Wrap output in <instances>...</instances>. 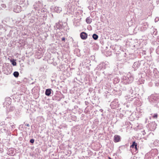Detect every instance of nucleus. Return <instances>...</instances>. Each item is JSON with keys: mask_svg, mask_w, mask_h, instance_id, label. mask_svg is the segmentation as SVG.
Here are the masks:
<instances>
[{"mask_svg": "<svg viewBox=\"0 0 159 159\" xmlns=\"http://www.w3.org/2000/svg\"><path fill=\"white\" fill-rule=\"evenodd\" d=\"M37 12H35L34 10H32L30 13H29L25 15V17H29L31 16L30 18L29 19L30 22L33 23L35 22L36 20L39 17V15Z\"/></svg>", "mask_w": 159, "mask_h": 159, "instance_id": "f257e3e1", "label": "nucleus"}, {"mask_svg": "<svg viewBox=\"0 0 159 159\" xmlns=\"http://www.w3.org/2000/svg\"><path fill=\"white\" fill-rule=\"evenodd\" d=\"M122 82L123 84H126L130 83L133 81L134 78L129 73L126 75L123 76L122 78Z\"/></svg>", "mask_w": 159, "mask_h": 159, "instance_id": "f03ea898", "label": "nucleus"}, {"mask_svg": "<svg viewBox=\"0 0 159 159\" xmlns=\"http://www.w3.org/2000/svg\"><path fill=\"white\" fill-rule=\"evenodd\" d=\"M43 4L41 2L39 1L38 2H36L33 5V10L34 11L37 12L39 14V12L38 11L40 10Z\"/></svg>", "mask_w": 159, "mask_h": 159, "instance_id": "7ed1b4c3", "label": "nucleus"}, {"mask_svg": "<svg viewBox=\"0 0 159 159\" xmlns=\"http://www.w3.org/2000/svg\"><path fill=\"white\" fill-rule=\"evenodd\" d=\"M149 101L151 103H156L158 102V98L157 97L154 95H152L148 98Z\"/></svg>", "mask_w": 159, "mask_h": 159, "instance_id": "20e7f679", "label": "nucleus"}, {"mask_svg": "<svg viewBox=\"0 0 159 159\" xmlns=\"http://www.w3.org/2000/svg\"><path fill=\"white\" fill-rule=\"evenodd\" d=\"M119 104L118 101V99H115L111 103L110 106L112 109H115L119 107Z\"/></svg>", "mask_w": 159, "mask_h": 159, "instance_id": "39448f33", "label": "nucleus"}, {"mask_svg": "<svg viewBox=\"0 0 159 159\" xmlns=\"http://www.w3.org/2000/svg\"><path fill=\"white\" fill-rule=\"evenodd\" d=\"M143 61H140L134 62L132 66L134 70H137V69L139 68L140 67L141 63H143Z\"/></svg>", "mask_w": 159, "mask_h": 159, "instance_id": "423d86ee", "label": "nucleus"}, {"mask_svg": "<svg viewBox=\"0 0 159 159\" xmlns=\"http://www.w3.org/2000/svg\"><path fill=\"white\" fill-rule=\"evenodd\" d=\"M142 25H143L144 27H143V28H142V27H139V30L142 31H143L145 30L148 27V24L147 22H144L142 24Z\"/></svg>", "mask_w": 159, "mask_h": 159, "instance_id": "0eeeda50", "label": "nucleus"}, {"mask_svg": "<svg viewBox=\"0 0 159 159\" xmlns=\"http://www.w3.org/2000/svg\"><path fill=\"white\" fill-rule=\"evenodd\" d=\"M51 8L54 11L57 13H60L62 11V8L60 7H52Z\"/></svg>", "mask_w": 159, "mask_h": 159, "instance_id": "6e6552de", "label": "nucleus"}, {"mask_svg": "<svg viewBox=\"0 0 159 159\" xmlns=\"http://www.w3.org/2000/svg\"><path fill=\"white\" fill-rule=\"evenodd\" d=\"M80 36L82 39L85 40L87 38L88 34L86 33L83 32L80 33Z\"/></svg>", "mask_w": 159, "mask_h": 159, "instance_id": "1a4fd4ad", "label": "nucleus"}, {"mask_svg": "<svg viewBox=\"0 0 159 159\" xmlns=\"http://www.w3.org/2000/svg\"><path fill=\"white\" fill-rule=\"evenodd\" d=\"M130 148H134L135 150V152H138V148H137V143L135 142H133L132 144L130 146Z\"/></svg>", "mask_w": 159, "mask_h": 159, "instance_id": "9d476101", "label": "nucleus"}, {"mask_svg": "<svg viewBox=\"0 0 159 159\" xmlns=\"http://www.w3.org/2000/svg\"><path fill=\"white\" fill-rule=\"evenodd\" d=\"M13 11L16 13H19L21 11V7L20 6L17 5L15 7Z\"/></svg>", "mask_w": 159, "mask_h": 159, "instance_id": "9b49d317", "label": "nucleus"}, {"mask_svg": "<svg viewBox=\"0 0 159 159\" xmlns=\"http://www.w3.org/2000/svg\"><path fill=\"white\" fill-rule=\"evenodd\" d=\"M11 103V99L10 97H7L6 98L4 104L10 105Z\"/></svg>", "mask_w": 159, "mask_h": 159, "instance_id": "f8f14e48", "label": "nucleus"}, {"mask_svg": "<svg viewBox=\"0 0 159 159\" xmlns=\"http://www.w3.org/2000/svg\"><path fill=\"white\" fill-rule=\"evenodd\" d=\"M120 136L117 135H115L114 137V141L115 143L119 142L120 141Z\"/></svg>", "mask_w": 159, "mask_h": 159, "instance_id": "ddd939ff", "label": "nucleus"}, {"mask_svg": "<svg viewBox=\"0 0 159 159\" xmlns=\"http://www.w3.org/2000/svg\"><path fill=\"white\" fill-rule=\"evenodd\" d=\"M102 65V69H105L109 67V64L108 62L107 61L105 62V63L102 62L101 63Z\"/></svg>", "mask_w": 159, "mask_h": 159, "instance_id": "4468645a", "label": "nucleus"}, {"mask_svg": "<svg viewBox=\"0 0 159 159\" xmlns=\"http://www.w3.org/2000/svg\"><path fill=\"white\" fill-rule=\"evenodd\" d=\"M151 34L152 35H153L155 36L156 35L157 33V29H154V28H152L151 29Z\"/></svg>", "mask_w": 159, "mask_h": 159, "instance_id": "2eb2a0df", "label": "nucleus"}, {"mask_svg": "<svg viewBox=\"0 0 159 159\" xmlns=\"http://www.w3.org/2000/svg\"><path fill=\"white\" fill-rule=\"evenodd\" d=\"M52 90L50 89H46L45 92V94L46 96H49L51 94Z\"/></svg>", "mask_w": 159, "mask_h": 159, "instance_id": "dca6fc26", "label": "nucleus"}, {"mask_svg": "<svg viewBox=\"0 0 159 159\" xmlns=\"http://www.w3.org/2000/svg\"><path fill=\"white\" fill-rule=\"evenodd\" d=\"M126 53L124 52H122L121 53H120L119 55V57H121L123 58L125 57H126Z\"/></svg>", "mask_w": 159, "mask_h": 159, "instance_id": "f3484780", "label": "nucleus"}, {"mask_svg": "<svg viewBox=\"0 0 159 159\" xmlns=\"http://www.w3.org/2000/svg\"><path fill=\"white\" fill-rule=\"evenodd\" d=\"M13 150H14L13 149H9L7 153L10 156H13L14 155Z\"/></svg>", "mask_w": 159, "mask_h": 159, "instance_id": "a211bd4d", "label": "nucleus"}, {"mask_svg": "<svg viewBox=\"0 0 159 159\" xmlns=\"http://www.w3.org/2000/svg\"><path fill=\"white\" fill-rule=\"evenodd\" d=\"M102 69V65L101 63L99 64L96 68V70H101Z\"/></svg>", "mask_w": 159, "mask_h": 159, "instance_id": "6ab92c4d", "label": "nucleus"}, {"mask_svg": "<svg viewBox=\"0 0 159 159\" xmlns=\"http://www.w3.org/2000/svg\"><path fill=\"white\" fill-rule=\"evenodd\" d=\"M57 29H60L62 28V26L61 24L58 23H56L55 26Z\"/></svg>", "mask_w": 159, "mask_h": 159, "instance_id": "aec40b11", "label": "nucleus"}, {"mask_svg": "<svg viewBox=\"0 0 159 159\" xmlns=\"http://www.w3.org/2000/svg\"><path fill=\"white\" fill-rule=\"evenodd\" d=\"M86 21L88 24H90L92 22V19L89 17L86 18Z\"/></svg>", "mask_w": 159, "mask_h": 159, "instance_id": "412c9836", "label": "nucleus"}, {"mask_svg": "<svg viewBox=\"0 0 159 159\" xmlns=\"http://www.w3.org/2000/svg\"><path fill=\"white\" fill-rule=\"evenodd\" d=\"M92 37L94 40H97L98 38V36L96 34H94L92 35Z\"/></svg>", "mask_w": 159, "mask_h": 159, "instance_id": "4be33fe9", "label": "nucleus"}, {"mask_svg": "<svg viewBox=\"0 0 159 159\" xmlns=\"http://www.w3.org/2000/svg\"><path fill=\"white\" fill-rule=\"evenodd\" d=\"M13 75L16 78H17L19 75V73L18 71H15L13 73Z\"/></svg>", "mask_w": 159, "mask_h": 159, "instance_id": "5701e85b", "label": "nucleus"}, {"mask_svg": "<svg viewBox=\"0 0 159 159\" xmlns=\"http://www.w3.org/2000/svg\"><path fill=\"white\" fill-rule=\"evenodd\" d=\"M107 75H108V79H110L111 80V79L113 78V75L111 74H107Z\"/></svg>", "mask_w": 159, "mask_h": 159, "instance_id": "b1692460", "label": "nucleus"}, {"mask_svg": "<svg viewBox=\"0 0 159 159\" xmlns=\"http://www.w3.org/2000/svg\"><path fill=\"white\" fill-rule=\"evenodd\" d=\"M11 63L12 64L13 66H16V60L14 59H13L12 60H11Z\"/></svg>", "mask_w": 159, "mask_h": 159, "instance_id": "393cba45", "label": "nucleus"}, {"mask_svg": "<svg viewBox=\"0 0 159 159\" xmlns=\"http://www.w3.org/2000/svg\"><path fill=\"white\" fill-rule=\"evenodd\" d=\"M158 117V114L157 113L154 114L152 116V117L154 119H157Z\"/></svg>", "mask_w": 159, "mask_h": 159, "instance_id": "a878e982", "label": "nucleus"}, {"mask_svg": "<svg viewBox=\"0 0 159 159\" xmlns=\"http://www.w3.org/2000/svg\"><path fill=\"white\" fill-rule=\"evenodd\" d=\"M47 11V10L46 9L44 8H41V12H46Z\"/></svg>", "mask_w": 159, "mask_h": 159, "instance_id": "bb28decb", "label": "nucleus"}, {"mask_svg": "<svg viewBox=\"0 0 159 159\" xmlns=\"http://www.w3.org/2000/svg\"><path fill=\"white\" fill-rule=\"evenodd\" d=\"M156 52L158 54H159V46L156 49Z\"/></svg>", "mask_w": 159, "mask_h": 159, "instance_id": "cd10ccee", "label": "nucleus"}, {"mask_svg": "<svg viewBox=\"0 0 159 159\" xmlns=\"http://www.w3.org/2000/svg\"><path fill=\"white\" fill-rule=\"evenodd\" d=\"M3 132L6 133L7 131V129L5 128H3L1 129Z\"/></svg>", "mask_w": 159, "mask_h": 159, "instance_id": "c85d7f7f", "label": "nucleus"}, {"mask_svg": "<svg viewBox=\"0 0 159 159\" xmlns=\"http://www.w3.org/2000/svg\"><path fill=\"white\" fill-rule=\"evenodd\" d=\"M158 21H159V17H156L155 19V22H157Z\"/></svg>", "mask_w": 159, "mask_h": 159, "instance_id": "c756f323", "label": "nucleus"}, {"mask_svg": "<svg viewBox=\"0 0 159 159\" xmlns=\"http://www.w3.org/2000/svg\"><path fill=\"white\" fill-rule=\"evenodd\" d=\"M34 140L33 139H31L30 140V142L31 143H33L34 142Z\"/></svg>", "mask_w": 159, "mask_h": 159, "instance_id": "7c9ffc66", "label": "nucleus"}, {"mask_svg": "<svg viewBox=\"0 0 159 159\" xmlns=\"http://www.w3.org/2000/svg\"><path fill=\"white\" fill-rule=\"evenodd\" d=\"M142 53L143 55H146V52L145 51H143L142 52Z\"/></svg>", "mask_w": 159, "mask_h": 159, "instance_id": "2f4dec72", "label": "nucleus"}, {"mask_svg": "<svg viewBox=\"0 0 159 159\" xmlns=\"http://www.w3.org/2000/svg\"><path fill=\"white\" fill-rule=\"evenodd\" d=\"M15 125H11V127L12 129H14V128H15Z\"/></svg>", "mask_w": 159, "mask_h": 159, "instance_id": "473e14b6", "label": "nucleus"}, {"mask_svg": "<svg viewBox=\"0 0 159 159\" xmlns=\"http://www.w3.org/2000/svg\"><path fill=\"white\" fill-rule=\"evenodd\" d=\"M153 71L154 72H155L156 73H157V71L156 68H154V69Z\"/></svg>", "mask_w": 159, "mask_h": 159, "instance_id": "72a5a7b5", "label": "nucleus"}, {"mask_svg": "<svg viewBox=\"0 0 159 159\" xmlns=\"http://www.w3.org/2000/svg\"><path fill=\"white\" fill-rule=\"evenodd\" d=\"M65 37H63L61 38V40L62 41H65Z\"/></svg>", "mask_w": 159, "mask_h": 159, "instance_id": "f704fd0d", "label": "nucleus"}, {"mask_svg": "<svg viewBox=\"0 0 159 159\" xmlns=\"http://www.w3.org/2000/svg\"><path fill=\"white\" fill-rule=\"evenodd\" d=\"M72 118H73V120H75L76 119V117L75 116H74Z\"/></svg>", "mask_w": 159, "mask_h": 159, "instance_id": "c9c22d12", "label": "nucleus"}, {"mask_svg": "<svg viewBox=\"0 0 159 159\" xmlns=\"http://www.w3.org/2000/svg\"><path fill=\"white\" fill-rule=\"evenodd\" d=\"M25 125L28 127L30 126V125H29V124L27 123L25 124Z\"/></svg>", "mask_w": 159, "mask_h": 159, "instance_id": "e433bc0d", "label": "nucleus"}, {"mask_svg": "<svg viewBox=\"0 0 159 159\" xmlns=\"http://www.w3.org/2000/svg\"><path fill=\"white\" fill-rule=\"evenodd\" d=\"M157 41L158 42H159V36H158L157 37Z\"/></svg>", "mask_w": 159, "mask_h": 159, "instance_id": "4c0bfd02", "label": "nucleus"}, {"mask_svg": "<svg viewBox=\"0 0 159 159\" xmlns=\"http://www.w3.org/2000/svg\"><path fill=\"white\" fill-rule=\"evenodd\" d=\"M85 105H87L89 104V102L86 101H85Z\"/></svg>", "mask_w": 159, "mask_h": 159, "instance_id": "58836bf2", "label": "nucleus"}, {"mask_svg": "<svg viewBox=\"0 0 159 159\" xmlns=\"http://www.w3.org/2000/svg\"><path fill=\"white\" fill-rule=\"evenodd\" d=\"M15 108L14 107H12V109H10V110H11V111H12Z\"/></svg>", "mask_w": 159, "mask_h": 159, "instance_id": "ea45409f", "label": "nucleus"}, {"mask_svg": "<svg viewBox=\"0 0 159 159\" xmlns=\"http://www.w3.org/2000/svg\"><path fill=\"white\" fill-rule=\"evenodd\" d=\"M49 1L51 2H55L56 1V0H49Z\"/></svg>", "mask_w": 159, "mask_h": 159, "instance_id": "a19ab883", "label": "nucleus"}, {"mask_svg": "<svg viewBox=\"0 0 159 159\" xmlns=\"http://www.w3.org/2000/svg\"><path fill=\"white\" fill-rule=\"evenodd\" d=\"M86 61H87L88 62H89L90 61L89 60H88L87 59H86Z\"/></svg>", "mask_w": 159, "mask_h": 159, "instance_id": "79ce46f5", "label": "nucleus"}, {"mask_svg": "<svg viewBox=\"0 0 159 159\" xmlns=\"http://www.w3.org/2000/svg\"><path fill=\"white\" fill-rule=\"evenodd\" d=\"M130 89L131 90V93H132L133 91V90H132L131 88H130Z\"/></svg>", "mask_w": 159, "mask_h": 159, "instance_id": "37998d69", "label": "nucleus"}, {"mask_svg": "<svg viewBox=\"0 0 159 159\" xmlns=\"http://www.w3.org/2000/svg\"><path fill=\"white\" fill-rule=\"evenodd\" d=\"M117 80V81H116V83H117V82H119V81H118V80L116 78V79H115V80Z\"/></svg>", "mask_w": 159, "mask_h": 159, "instance_id": "c03bdc74", "label": "nucleus"}, {"mask_svg": "<svg viewBox=\"0 0 159 159\" xmlns=\"http://www.w3.org/2000/svg\"><path fill=\"white\" fill-rule=\"evenodd\" d=\"M102 111H103V110L102 109H100V111H101V112H102Z\"/></svg>", "mask_w": 159, "mask_h": 159, "instance_id": "a18cd8bd", "label": "nucleus"}, {"mask_svg": "<svg viewBox=\"0 0 159 159\" xmlns=\"http://www.w3.org/2000/svg\"><path fill=\"white\" fill-rule=\"evenodd\" d=\"M140 27H142V28H143V27H144V26H143V25H142V26H141Z\"/></svg>", "mask_w": 159, "mask_h": 159, "instance_id": "49530a36", "label": "nucleus"}, {"mask_svg": "<svg viewBox=\"0 0 159 159\" xmlns=\"http://www.w3.org/2000/svg\"><path fill=\"white\" fill-rule=\"evenodd\" d=\"M108 158H109V159H112L111 158V157H108Z\"/></svg>", "mask_w": 159, "mask_h": 159, "instance_id": "de8ad7c7", "label": "nucleus"}, {"mask_svg": "<svg viewBox=\"0 0 159 159\" xmlns=\"http://www.w3.org/2000/svg\"><path fill=\"white\" fill-rule=\"evenodd\" d=\"M143 132H144V133H143V135H144V133H145V132H144V131H143Z\"/></svg>", "mask_w": 159, "mask_h": 159, "instance_id": "09e8293b", "label": "nucleus"}, {"mask_svg": "<svg viewBox=\"0 0 159 159\" xmlns=\"http://www.w3.org/2000/svg\"><path fill=\"white\" fill-rule=\"evenodd\" d=\"M143 132H144V133H143V135H144V133H145V132H144V131H143Z\"/></svg>", "mask_w": 159, "mask_h": 159, "instance_id": "8fccbe9b", "label": "nucleus"}, {"mask_svg": "<svg viewBox=\"0 0 159 159\" xmlns=\"http://www.w3.org/2000/svg\"><path fill=\"white\" fill-rule=\"evenodd\" d=\"M143 132H144V133H143V135H144V133H145V132H144V131H143Z\"/></svg>", "mask_w": 159, "mask_h": 159, "instance_id": "3c124183", "label": "nucleus"}, {"mask_svg": "<svg viewBox=\"0 0 159 159\" xmlns=\"http://www.w3.org/2000/svg\"><path fill=\"white\" fill-rule=\"evenodd\" d=\"M24 1H25V0H23V1H22V2H24Z\"/></svg>", "mask_w": 159, "mask_h": 159, "instance_id": "603ef678", "label": "nucleus"}, {"mask_svg": "<svg viewBox=\"0 0 159 159\" xmlns=\"http://www.w3.org/2000/svg\"><path fill=\"white\" fill-rule=\"evenodd\" d=\"M2 125H3V126L4 125V124H3V123H2Z\"/></svg>", "mask_w": 159, "mask_h": 159, "instance_id": "864d4df0", "label": "nucleus"}]
</instances>
